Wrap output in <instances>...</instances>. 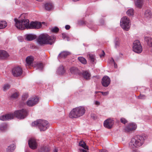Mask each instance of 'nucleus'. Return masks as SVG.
<instances>
[{"instance_id": "1", "label": "nucleus", "mask_w": 152, "mask_h": 152, "mask_svg": "<svg viewBox=\"0 0 152 152\" xmlns=\"http://www.w3.org/2000/svg\"><path fill=\"white\" fill-rule=\"evenodd\" d=\"M26 15V14H23L20 16V18H21V19H20V29L23 30L25 28L38 29L42 26L41 23L38 22H32L29 24V20L25 19Z\"/></svg>"}, {"instance_id": "2", "label": "nucleus", "mask_w": 152, "mask_h": 152, "mask_svg": "<svg viewBox=\"0 0 152 152\" xmlns=\"http://www.w3.org/2000/svg\"><path fill=\"white\" fill-rule=\"evenodd\" d=\"M55 40V37L54 36L50 37L47 34H42L39 36L37 42L40 45H52Z\"/></svg>"}, {"instance_id": "3", "label": "nucleus", "mask_w": 152, "mask_h": 152, "mask_svg": "<svg viewBox=\"0 0 152 152\" xmlns=\"http://www.w3.org/2000/svg\"><path fill=\"white\" fill-rule=\"evenodd\" d=\"M144 139L140 136H137L132 138L129 143V147L131 149H134L141 147L144 143Z\"/></svg>"}, {"instance_id": "4", "label": "nucleus", "mask_w": 152, "mask_h": 152, "mask_svg": "<svg viewBox=\"0 0 152 152\" xmlns=\"http://www.w3.org/2000/svg\"><path fill=\"white\" fill-rule=\"evenodd\" d=\"M85 110L83 106H80L73 109L69 114L71 118H76L83 115L85 113Z\"/></svg>"}, {"instance_id": "5", "label": "nucleus", "mask_w": 152, "mask_h": 152, "mask_svg": "<svg viewBox=\"0 0 152 152\" xmlns=\"http://www.w3.org/2000/svg\"><path fill=\"white\" fill-rule=\"evenodd\" d=\"M31 125L32 126H38L41 131L46 130L49 126L48 121L42 120H38L34 121L32 123Z\"/></svg>"}, {"instance_id": "6", "label": "nucleus", "mask_w": 152, "mask_h": 152, "mask_svg": "<svg viewBox=\"0 0 152 152\" xmlns=\"http://www.w3.org/2000/svg\"><path fill=\"white\" fill-rule=\"evenodd\" d=\"M130 21L126 17L122 18L120 21V26L124 30H129L130 27Z\"/></svg>"}, {"instance_id": "7", "label": "nucleus", "mask_w": 152, "mask_h": 152, "mask_svg": "<svg viewBox=\"0 0 152 152\" xmlns=\"http://www.w3.org/2000/svg\"><path fill=\"white\" fill-rule=\"evenodd\" d=\"M19 116V110L15 111L14 114H8L5 115L0 116V120L2 121L9 120L14 118L15 117L18 118Z\"/></svg>"}, {"instance_id": "8", "label": "nucleus", "mask_w": 152, "mask_h": 152, "mask_svg": "<svg viewBox=\"0 0 152 152\" xmlns=\"http://www.w3.org/2000/svg\"><path fill=\"white\" fill-rule=\"evenodd\" d=\"M133 50L134 52L139 53L142 51V48L138 40L134 41L133 44Z\"/></svg>"}, {"instance_id": "9", "label": "nucleus", "mask_w": 152, "mask_h": 152, "mask_svg": "<svg viewBox=\"0 0 152 152\" xmlns=\"http://www.w3.org/2000/svg\"><path fill=\"white\" fill-rule=\"evenodd\" d=\"M39 99L37 96L30 98L27 101L26 104L29 107H32L38 103Z\"/></svg>"}, {"instance_id": "10", "label": "nucleus", "mask_w": 152, "mask_h": 152, "mask_svg": "<svg viewBox=\"0 0 152 152\" xmlns=\"http://www.w3.org/2000/svg\"><path fill=\"white\" fill-rule=\"evenodd\" d=\"M136 128L137 125L135 124L130 123L127 126L125 127L124 130L126 132H129L135 130Z\"/></svg>"}, {"instance_id": "11", "label": "nucleus", "mask_w": 152, "mask_h": 152, "mask_svg": "<svg viewBox=\"0 0 152 152\" xmlns=\"http://www.w3.org/2000/svg\"><path fill=\"white\" fill-rule=\"evenodd\" d=\"M114 124L113 120L110 118L105 120L104 122V126L106 128L110 129L111 128Z\"/></svg>"}, {"instance_id": "12", "label": "nucleus", "mask_w": 152, "mask_h": 152, "mask_svg": "<svg viewBox=\"0 0 152 152\" xmlns=\"http://www.w3.org/2000/svg\"><path fill=\"white\" fill-rule=\"evenodd\" d=\"M28 144L29 147L32 149L37 148V145L36 140L34 138H31L28 141Z\"/></svg>"}, {"instance_id": "13", "label": "nucleus", "mask_w": 152, "mask_h": 152, "mask_svg": "<svg viewBox=\"0 0 152 152\" xmlns=\"http://www.w3.org/2000/svg\"><path fill=\"white\" fill-rule=\"evenodd\" d=\"M110 78L107 76H105L102 79V84L104 87L108 86L110 84Z\"/></svg>"}, {"instance_id": "14", "label": "nucleus", "mask_w": 152, "mask_h": 152, "mask_svg": "<svg viewBox=\"0 0 152 152\" xmlns=\"http://www.w3.org/2000/svg\"><path fill=\"white\" fill-rule=\"evenodd\" d=\"M11 72L14 77H18L19 76V66H17L13 67L12 70Z\"/></svg>"}, {"instance_id": "15", "label": "nucleus", "mask_w": 152, "mask_h": 152, "mask_svg": "<svg viewBox=\"0 0 152 152\" xmlns=\"http://www.w3.org/2000/svg\"><path fill=\"white\" fill-rule=\"evenodd\" d=\"M34 60V58L32 56L27 57L26 59V66H29L32 65Z\"/></svg>"}, {"instance_id": "16", "label": "nucleus", "mask_w": 152, "mask_h": 152, "mask_svg": "<svg viewBox=\"0 0 152 152\" xmlns=\"http://www.w3.org/2000/svg\"><path fill=\"white\" fill-rule=\"evenodd\" d=\"M27 115V112L26 109H22V110H20V119L24 118Z\"/></svg>"}, {"instance_id": "17", "label": "nucleus", "mask_w": 152, "mask_h": 152, "mask_svg": "<svg viewBox=\"0 0 152 152\" xmlns=\"http://www.w3.org/2000/svg\"><path fill=\"white\" fill-rule=\"evenodd\" d=\"M144 0H135L134 1L135 6L136 7L141 8L144 4Z\"/></svg>"}, {"instance_id": "18", "label": "nucleus", "mask_w": 152, "mask_h": 152, "mask_svg": "<svg viewBox=\"0 0 152 152\" xmlns=\"http://www.w3.org/2000/svg\"><path fill=\"white\" fill-rule=\"evenodd\" d=\"M144 16L147 19L151 18L152 16L151 12L150 10H146L143 13Z\"/></svg>"}, {"instance_id": "19", "label": "nucleus", "mask_w": 152, "mask_h": 152, "mask_svg": "<svg viewBox=\"0 0 152 152\" xmlns=\"http://www.w3.org/2000/svg\"><path fill=\"white\" fill-rule=\"evenodd\" d=\"M65 72L64 66L62 65H60L58 68L57 70V72L58 74L60 75H62L64 74Z\"/></svg>"}, {"instance_id": "20", "label": "nucleus", "mask_w": 152, "mask_h": 152, "mask_svg": "<svg viewBox=\"0 0 152 152\" xmlns=\"http://www.w3.org/2000/svg\"><path fill=\"white\" fill-rule=\"evenodd\" d=\"M9 55L5 51L0 50V58H4L9 57Z\"/></svg>"}, {"instance_id": "21", "label": "nucleus", "mask_w": 152, "mask_h": 152, "mask_svg": "<svg viewBox=\"0 0 152 152\" xmlns=\"http://www.w3.org/2000/svg\"><path fill=\"white\" fill-rule=\"evenodd\" d=\"M45 7L46 10L50 11L53 9V6L52 3H47L45 4Z\"/></svg>"}, {"instance_id": "22", "label": "nucleus", "mask_w": 152, "mask_h": 152, "mask_svg": "<svg viewBox=\"0 0 152 152\" xmlns=\"http://www.w3.org/2000/svg\"><path fill=\"white\" fill-rule=\"evenodd\" d=\"M26 39L28 41H31L36 38L35 35L33 34H28L26 35Z\"/></svg>"}, {"instance_id": "23", "label": "nucleus", "mask_w": 152, "mask_h": 152, "mask_svg": "<svg viewBox=\"0 0 152 152\" xmlns=\"http://www.w3.org/2000/svg\"><path fill=\"white\" fill-rule=\"evenodd\" d=\"M145 40L149 46L152 47V38L150 37H145Z\"/></svg>"}, {"instance_id": "24", "label": "nucleus", "mask_w": 152, "mask_h": 152, "mask_svg": "<svg viewBox=\"0 0 152 152\" xmlns=\"http://www.w3.org/2000/svg\"><path fill=\"white\" fill-rule=\"evenodd\" d=\"M15 148V145L14 144H12L8 147L6 151L7 152H12L14 150Z\"/></svg>"}, {"instance_id": "25", "label": "nucleus", "mask_w": 152, "mask_h": 152, "mask_svg": "<svg viewBox=\"0 0 152 152\" xmlns=\"http://www.w3.org/2000/svg\"><path fill=\"white\" fill-rule=\"evenodd\" d=\"M70 54V53L69 52L64 51L62 52L61 53H60L58 55V57H65L69 55Z\"/></svg>"}, {"instance_id": "26", "label": "nucleus", "mask_w": 152, "mask_h": 152, "mask_svg": "<svg viewBox=\"0 0 152 152\" xmlns=\"http://www.w3.org/2000/svg\"><path fill=\"white\" fill-rule=\"evenodd\" d=\"M82 75L83 77L86 79H89L90 77V73L88 71L84 72L82 73Z\"/></svg>"}, {"instance_id": "27", "label": "nucleus", "mask_w": 152, "mask_h": 152, "mask_svg": "<svg viewBox=\"0 0 152 152\" xmlns=\"http://www.w3.org/2000/svg\"><path fill=\"white\" fill-rule=\"evenodd\" d=\"M87 56L88 57L89 59L91 62L92 63L94 62L95 60V56L91 53H89L88 54Z\"/></svg>"}, {"instance_id": "28", "label": "nucleus", "mask_w": 152, "mask_h": 152, "mask_svg": "<svg viewBox=\"0 0 152 152\" xmlns=\"http://www.w3.org/2000/svg\"><path fill=\"white\" fill-rule=\"evenodd\" d=\"M79 145L85 149L88 150V146L86 145V144L82 140L80 141Z\"/></svg>"}, {"instance_id": "29", "label": "nucleus", "mask_w": 152, "mask_h": 152, "mask_svg": "<svg viewBox=\"0 0 152 152\" xmlns=\"http://www.w3.org/2000/svg\"><path fill=\"white\" fill-rule=\"evenodd\" d=\"M7 26V24L5 21H0V29L4 28Z\"/></svg>"}, {"instance_id": "30", "label": "nucleus", "mask_w": 152, "mask_h": 152, "mask_svg": "<svg viewBox=\"0 0 152 152\" xmlns=\"http://www.w3.org/2000/svg\"><path fill=\"white\" fill-rule=\"evenodd\" d=\"M49 148L46 146H43L39 152H48Z\"/></svg>"}, {"instance_id": "31", "label": "nucleus", "mask_w": 152, "mask_h": 152, "mask_svg": "<svg viewBox=\"0 0 152 152\" xmlns=\"http://www.w3.org/2000/svg\"><path fill=\"white\" fill-rule=\"evenodd\" d=\"M78 60L82 64H86L87 63V61L86 59L82 57H80L78 58Z\"/></svg>"}, {"instance_id": "32", "label": "nucleus", "mask_w": 152, "mask_h": 152, "mask_svg": "<svg viewBox=\"0 0 152 152\" xmlns=\"http://www.w3.org/2000/svg\"><path fill=\"white\" fill-rule=\"evenodd\" d=\"M10 85L8 84H5L3 87V89L4 91H6L10 88Z\"/></svg>"}, {"instance_id": "33", "label": "nucleus", "mask_w": 152, "mask_h": 152, "mask_svg": "<svg viewBox=\"0 0 152 152\" xmlns=\"http://www.w3.org/2000/svg\"><path fill=\"white\" fill-rule=\"evenodd\" d=\"M36 67L37 69L40 70H42L43 67L42 64L41 63H38L37 64Z\"/></svg>"}, {"instance_id": "34", "label": "nucleus", "mask_w": 152, "mask_h": 152, "mask_svg": "<svg viewBox=\"0 0 152 152\" xmlns=\"http://www.w3.org/2000/svg\"><path fill=\"white\" fill-rule=\"evenodd\" d=\"M126 13L128 15L132 16L134 15V10L132 9H130L128 10Z\"/></svg>"}, {"instance_id": "35", "label": "nucleus", "mask_w": 152, "mask_h": 152, "mask_svg": "<svg viewBox=\"0 0 152 152\" xmlns=\"http://www.w3.org/2000/svg\"><path fill=\"white\" fill-rule=\"evenodd\" d=\"M15 22V25L18 29L19 28V20L17 18H15L14 19Z\"/></svg>"}, {"instance_id": "36", "label": "nucleus", "mask_w": 152, "mask_h": 152, "mask_svg": "<svg viewBox=\"0 0 152 152\" xmlns=\"http://www.w3.org/2000/svg\"><path fill=\"white\" fill-rule=\"evenodd\" d=\"M71 72L72 74H75L77 71V69L75 67H72L70 69Z\"/></svg>"}, {"instance_id": "37", "label": "nucleus", "mask_w": 152, "mask_h": 152, "mask_svg": "<svg viewBox=\"0 0 152 152\" xmlns=\"http://www.w3.org/2000/svg\"><path fill=\"white\" fill-rule=\"evenodd\" d=\"M18 93L17 92H15L11 95V98L13 99H16L18 97Z\"/></svg>"}, {"instance_id": "38", "label": "nucleus", "mask_w": 152, "mask_h": 152, "mask_svg": "<svg viewBox=\"0 0 152 152\" xmlns=\"http://www.w3.org/2000/svg\"><path fill=\"white\" fill-rule=\"evenodd\" d=\"M28 97V94L27 93H24L22 96V100L23 101L26 100Z\"/></svg>"}, {"instance_id": "39", "label": "nucleus", "mask_w": 152, "mask_h": 152, "mask_svg": "<svg viewBox=\"0 0 152 152\" xmlns=\"http://www.w3.org/2000/svg\"><path fill=\"white\" fill-rule=\"evenodd\" d=\"M20 77H22L25 75V73L23 72L22 69L20 67Z\"/></svg>"}, {"instance_id": "40", "label": "nucleus", "mask_w": 152, "mask_h": 152, "mask_svg": "<svg viewBox=\"0 0 152 152\" xmlns=\"http://www.w3.org/2000/svg\"><path fill=\"white\" fill-rule=\"evenodd\" d=\"M58 28L56 27H54L52 28L51 29L52 32L55 33L58 32Z\"/></svg>"}, {"instance_id": "41", "label": "nucleus", "mask_w": 152, "mask_h": 152, "mask_svg": "<svg viewBox=\"0 0 152 152\" xmlns=\"http://www.w3.org/2000/svg\"><path fill=\"white\" fill-rule=\"evenodd\" d=\"M6 126L5 124H2L1 125L0 127V129L1 130L4 131L6 129Z\"/></svg>"}, {"instance_id": "42", "label": "nucleus", "mask_w": 152, "mask_h": 152, "mask_svg": "<svg viewBox=\"0 0 152 152\" xmlns=\"http://www.w3.org/2000/svg\"><path fill=\"white\" fill-rule=\"evenodd\" d=\"M115 47L117 48L119 47L120 45V42L119 41H116L115 43Z\"/></svg>"}, {"instance_id": "43", "label": "nucleus", "mask_w": 152, "mask_h": 152, "mask_svg": "<svg viewBox=\"0 0 152 152\" xmlns=\"http://www.w3.org/2000/svg\"><path fill=\"white\" fill-rule=\"evenodd\" d=\"M99 92H100L102 93V94L104 96H106L108 94V92H99V91H96L95 92V93L96 94H97V93Z\"/></svg>"}, {"instance_id": "44", "label": "nucleus", "mask_w": 152, "mask_h": 152, "mask_svg": "<svg viewBox=\"0 0 152 152\" xmlns=\"http://www.w3.org/2000/svg\"><path fill=\"white\" fill-rule=\"evenodd\" d=\"M121 122L124 124H125L127 122V121L124 118H122L121 119Z\"/></svg>"}, {"instance_id": "45", "label": "nucleus", "mask_w": 152, "mask_h": 152, "mask_svg": "<svg viewBox=\"0 0 152 152\" xmlns=\"http://www.w3.org/2000/svg\"><path fill=\"white\" fill-rule=\"evenodd\" d=\"M145 96L143 95L140 94V96H138V98L141 99H144L145 98Z\"/></svg>"}, {"instance_id": "46", "label": "nucleus", "mask_w": 152, "mask_h": 152, "mask_svg": "<svg viewBox=\"0 0 152 152\" xmlns=\"http://www.w3.org/2000/svg\"><path fill=\"white\" fill-rule=\"evenodd\" d=\"M112 62H113V64H114V65L115 68H117V65L115 62L114 59H112Z\"/></svg>"}, {"instance_id": "47", "label": "nucleus", "mask_w": 152, "mask_h": 152, "mask_svg": "<svg viewBox=\"0 0 152 152\" xmlns=\"http://www.w3.org/2000/svg\"><path fill=\"white\" fill-rule=\"evenodd\" d=\"M62 38L64 39H65L66 37H67V39H68V37H66V34H64V33H62ZM67 40L68 41L69 40H68V39H67Z\"/></svg>"}, {"instance_id": "48", "label": "nucleus", "mask_w": 152, "mask_h": 152, "mask_svg": "<svg viewBox=\"0 0 152 152\" xmlns=\"http://www.w3.org/2000/svg\"><path fill=\"white\" fill-rule=\"evenodd\" d=\"M79 152H87V151L84 149H79L78 150Z\"/></svg>"}, {"instance_id": "49", "label": "nucleus", "mask_w": 152, "mask_h": 152, "mask_svg": "<svg viewBox=\"0 0 152 152\" xmlns=\"http://www.w3.org/2000/svg\"><path fill=\"white\" fill-rule=\"evenodd\" d=\"M94 103L96 105H99L100 104L99 102L97 101H94Z\"/></svg>"}, {"instance_id": "50", "label": "nucleus", "mask_w": 152, "mask_h": 152, "mask_svg": "<svg viewBox=\"0 0 152 152\" xmlns=\"http://www.w3.org/2000/svg\"><path fill=\"white\" fill-rule=\"evenodd\" d=\"M65 28L66 30H68L70 28V26L69 25H66L65 26Z\"/></svg>"}, {"instance_id": "51", "label": "nucleus", "mask_w": 152, "mask_h": 152, "mask_svg": "<svg viewBox=\"0 0 152 152\" xmlns=\"http://www.w3.org/2000/svg\"><path fill=\"white\" fill-rule=\"evenodd\" d=\"M102 54H100L99 55L100 58H102V57L104 56L105 55L104 52L103 50L102 51Z\"/></svg>"}, {"instance_id": "52", "label": "nucleus", "mask_w": 152, "mask_h": 152, "mask_svg": "<svg viewBox=\"0 0 152 152\" xmlns=\"http://www.w3.org/2000/svg\"><path fill=\"white\" fill-rule=\"evenodd\" d=\"M99 152H107V151L105 150H100Z\"/></svg>"}, {"instance_id": "53", "label": "nucleus", "mask_w": 152, "mask_h": 152, "mask_svg": "<svg viewBox=\"0 0 152 152\" xmlns=\"http://www.w3.org/2000/svg\"><path fill=\"white\" fill-rule=\"evenodd\" d=\"M112 59H113L112 58H111V59H110V63L112 64H113V62H112Z\"/></svg>"}, {"instance_id": "54", "label": "nucleus", "mask_w": 152, "mask_h": 152, "mask_svg": "<svg viewBox=\"0 0 152 152\" xmlns=\"http://www.w3.org/2000/svg\"><path fill=\"white\" fill-rule=\"evenodd\" d=\"M15 3L17 5L18 4V0H16Z\"/></svg>"}, {"instance_id": "55", "label": "nucleus", "mask_w": 152, "mask_h": 152, "mask_svg": "<svg viewBox=\"0 0 152 152\" xmlns=\"http://www.w3.org/2000/svg\"><path fill=\"white\" fill-rule=\"evenodd\" d=\"M54 152H58V151L56 149H55L54 151Z\"/></svg>"}, {"instance_id": "56", "label": "nucleus", "mask_w": 152, "mask_h": 152, "mask_svg": "<svg viewBox=\"0 0 152 152\" xmlns=\"http://www.w3.org/2000/svg\"><path fill=\"white\" fill-rule=\"evenodd\" d=\"M42 23H44V22H42Z\"/></svg>"}]
</instances>
